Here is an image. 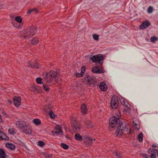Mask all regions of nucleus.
Listing matches in <instances>:
<instances>
[{"instance_id": "f257e3e1", "label": "nucleus", "mask_w": 158, "mask_h": 158, "mask_svg": "<svg viewBox=\"0 0 158 158\" xmlns=\"http://www.w3.org/2000/svg\"><path fill=\"white\" fill-rule=\"evenodd\" d=\"M45 79L47 82L50 83L52 81L53 79L58 81L60 80L61 78L60 77L56 72L52 70L46 74Z\"/></svg>"}, {"instance_id": "f03ea898", "label": "nucleus", "mask_w": 158, "mask_h": 158, "mask_svg": "<svg viewBox=\"0 0 158 158\" xmlns=\"http://www.w3.org/2000/svg\"><path fill=\"white\" fill-rule=\"evenodd\" d=\"M36 30L35 27L32 26L23 31V36L24 38L29 39L36 32Z\"/></svg>"}, {"instance_id": "7ed1b4c3", "label": "nucleus", "mask_w": 158, "mask_h": 158, "mask_svg": "<svg viewBox=\"0 0 158 158\" xmlns=\"http://www.w3.org/2000/svg\"><path fill=\"white\" fill-rule=\"evenodd\" d=\"M90 59L93 62L99 64H102L103 61V56L101 54L95 55L90 57Z\"/></svg>"}, {"instance_id": "20e7f679", "label": "nucleus", "mask_w": 158, "mask_h": 158, "mask_svg": "<svg viewBox=\"0 0 158 158\" xmlns=\"http://www.w3.org/2000/svg\"><path fill=\"white\" fill-rule=\"evenodd\" d=\"M84 80L86 81H88L91 85H98V84L96 82V79L93 76H90L87 75L84 77Z\"/></svg>"}, {"instance_id": "39448f33", "label": "nucleus", "mask_w": 158, "mask_h": 158, "mask_svg": "<svg viewBox=\"0 0 158 158\" xmlns=\"http://www.w3.org/2000/svg\"><path fill=\"white\" fill-rule=\"evenodd\" d=\"M117 119L115 117H112L110 118L109 122L110 124L109 128L111 131H112L113 128L115 127L117 123Z\"/></svg>"}, {"instance_id": "423d86ee", "label": "nucleus", "mask_w": 158, "mask_h": 158, "mask_svg": "<svg viewBox=\"0 0 158 158\" xmlns=\"http://www.w3.org/2000/svg\"><path fill=\"white\" fill-rule=\"evenodd\" d=\"M111 107L114 109H115L118 106V100L117 97L113 96L112 97L110 101Z\"/></svg>"}, {"instance_id": "0eeeda50", "label": "nucleus", "mask_w": 158, "mask_h": 158, "mask_svg": "<svg viewBox=\"0 0 158 158\" xmlns=\"http://www.w3.org/2000/svg\"><path fill=\"white\" fill-rule=\"evenodd\" d=\"M125 129V128L124 127L123 124L120 123L118 127L117 130L116 132V135H121L124 131Z\"/></svg>"}, {"instance_id": "6e6552de", "label": "nucleus", "mask_w": 158, "mask_h": 158, "mask_svg": "<svg viewBox=\"0 0 158 158\" xmlns=\"http://www.w3.org/2000/svg\"><path fill=\"white\" fill-rule=\"evenodd\" d=\"M15 124L18 128L22 130L26 126L25 122L22 121L17 122L15 123Z\"/></svg>"}, {"instance_id": "1a4fd4ad", "label": "nucleus", "mask_w": 158, "mask_h": 158, "mask_svg": "<svg viewBox=\"0 0 158 158\" xmlns=\"http://www.w3.org/2000/svg\"><path fill=\"white\" fill-rule=\"evenodd\" d=\"M21 98L19 97H15L14 98V103L15 105L16 106L18 107L19 106L21 103Z\"/></svg>"}, {"instance_id": "9d476101", "label": "nucleus", "mask_w": 158, "mask_h": 158, "mask_svg": "<svg viewBox=\"0 0 158 158\" xmlns=\"http://www.w3.org/2000/svg\"><path fill=\"white\" fill-rule=\"evenodd\" d=\"M150 25V23L146 21L143 22L142 24L140 25L139 26V28L141 29H145L148 26H149Z\"/></svg>"}, {"instance_id": "9b49d317", "label": "nucleus", "mask_w": 158, "mask_h": 158, "mask_svg": "<svg viewBox=\"0 0 158 158\" xmlns=\"http://www.w3.org/2000/svg\"><path fill=\"white\" fill-rule=\"evenodd\" d=\"M72 127L73 129L75 131H78L81 129V126L77 124L76 122L73 123H72Z\"/></svg>"}, {"instance_id": "f8f14e48", "label": "nucleus", "mask_w": 158, "mask_h": 158, "mask_svg": "<svg viewBox=\"0 0 158 158\" xmlns=\"http://www.w3.org/2000/svg\"><path fill=\"white\" fill-rule=\"evenodd\" d=\"M92 72L97 73H101L104 72L103 70H100L97 67H94L92 68Z\"/></svg>"}, {"instance_id": "ddd939ff", "label": "nucleus", "mask_w": 158, "mask_h": 158, "mask_svg": "<svg viewBox=\"0 0 158 158\" xmlns=\"http://www.w3.org/2000/svg\"><path fill=\"white\" fill-rule=\"evenodd\" d=\"M23 132L26 134L29 135L31 133V131L29 127H27V125L22 130Z\"/></svg>"}, {"instance_id": "4468645a", "label": "nucleus", "mask_w": 158, "mask_h": 158, "mask_svg": "<svg viewBox=\"0 0 158 158\" xmlns=\"http://www.w3.org/2000/svg\"><path fill=\"white\" fill-rule=\"evenodd\" d=\"M85 68L84 66L82 67L81 69V72L80 73H76L75 74L77 77H81L83 76L85 71Z\"/></svg>"}, {"instance_id": "2eb2a0df", "label": "nucleus", "mask_w": 158, "mask_h": 158, "mask_svg": "<svg viewBox=\"0 0 158 158\" xmlns=\"http://www.w3.org/2000/svg\"><path fill=\"white\" fill-rule=\"evenodd\" d=\"M56 131H52L53 134H57L59 135H62L63 134V132L62 131L61 129L60 128L59 126L56 127L55 129Z\"/></svg>"}, {"instance_id": "dca6fc26", "label": "nucleus", "mask_w": 158, "mask_h": 158, "mask_svg": "<svg viewBox=\"0 0 158 158\" xmlns=\"http://www.w3.org/2000/svg\"><path fill=\"white\" fill-rule=\"evenodd\" d=\"M99 87L100 89L103 91H105L107 89V87L106 84L104 82H101L99 85Z\"/></svg>"}, {"instance_id": "f3484780", "label": "nucleus", "mask_w": 158, "mask_h": 158, "mask_svg": "<svg viewBox=\"0 0 158 158\" xmlns=\"http://www.w3.org/2000/svg\"><path fill=\"white\" fill-rule=\"evenodd\" d=\"M119 100L122 105L124 106H128V103L124 98L121 97L119 98Z\"/></svg>"}, {"instance_id": "a211bd4d", "label": "nucleus", "mask_w": 158, "mask_h": 158, "mask_svg": "<svg viewBox=\"0 0 158 158\" xmlns=\"http://www.w3.org/2000/svg\"><path fill=\"white\" fill-rule=\"evenodd\" d=\"M136 118H134L133 119L134 127L135 129L138 130L139 129L140 126L138 121L137 120H136Z\"/></svg>"}, {"instance_id": "6ab92c4d", "label": "nucleus", "mask_w": 158, "mask_h": 158, "mask_svg": "<svg viewBox=\"0 0 158 158\" xmlns=\"http://www.w3.org/2000/svg\"><path fill=\"white\" fill-rule=\"evenodd\" d=\"M81 111L82 113L85 114L87 112V109L85 104H82L81 106Z\"/></svg>"}, {"instance_id": "aec40b11", "label": "nucleus", "mask_w": 158, "mask_h": 158, "mask_svg": "<svg viewBox=\"0 0 158 158\" xmlns=\"http://www.w3.org/2000/svg\"><path fill=\"white\" fill-rule=\"evenodd\" d=\"M6 154L2 149L0 148V158H6Z\"/></svg>"}, {"instance_id": "412c9836", "label": "nucleus", "mask_w": 158, "mask_h": 158, "mask_svg": "<svg viewBox=\"0 0 158 158\" xmlns=\"http://www.w3.org/2000/svg\"><path fill=\"white\" fill-rule=\"evenodd\" d=\"M39 42L38 38H35L32 39L31 41V44L34 45H36Z\"/></svg>"}, {"instance_id": "4be33fe9", "label": "nucleus", "mask_w": 158, "mask_h": 158, "mask_svg": "<svg viewBox=\"0 0 158 158\" xmlns=\"http://www.w3.org/2000/svg\"><path fill=\"white\" fill-rule=\"evenodd\" d=\"M152 149L151 150L150 149H149L148 150V152L149 153L151 154L150 156V157L151 158H156V154L155 153H154L153 152H152Z\"/></svg>"}, {"instance_id": "5701e85b", "label": "nucleus", "mask_w": 158, "mask_h": 158, "mask_svg": "<svg viewBox=\"0 0 158 158\" xmlns=\"http://www.w3.org/2000/svg\"><path fill=\"white\" fill-rule=\"evenodd\" d=\"M28 66L31 68H35L36 69L39 68V64L38 63H36L34 65H32L30 64H28Z\"/></svg>"}, {"instance_id": "b1692460", "label": "nucleus", "mask_w": 158, "mask_h": 158, "mask_svg": "<svg viewBox=\"0 0 158 158\" xmlns=\"http://www.w3.org/2000/svg\"><path fill=\"white\" fill-rule=\"evenodd\" d=\"M87 143L89 144V145H91V144L93 143V141L95 140V139H93L88 137L87 138Z\"/></svg>"}, {"instance_id": "393cba45", "label": "nucleus", "mask_w": 158, "mask_h": 158, "mask_svg": "<svg viewBox=\"0 0 158 158\" xmlns=\"http://www.w3.org/2000/svg\"><path fill=\"white\" fill-rule=\"evenodd\" d=\"M75 138L76 140L79 141H81L82 139V136L78 134H77L75 135Z\"/></svg>"}, {"instance_id": "a878e982", "label": "nucleus", "mask_w": 158, "mask_h": 158, "mask_svg": "<svg viewBox=\"0 0 158 158\" xmlns=\"http://www.w3.org/2000/svg\"><path fill=\"white\" fill-rule=\"evenodd\" d=\"M0 137L2 139H6L7 136L3 132L0 131Z\"/></svg>"}, {"instance_id": "bb28decb", "label": "nucleus", "mask_w": 158, "mask_h": 158, "mask_svg": "<svg viewBox=\"0 0 158 158\" xmlns=\"http://www.w3.org/2000/svg\"><path fill=\"white\" fill-rule=\"evenodd\" d=\"M34 123L36 125H39L40 123V120L38 119H35L33 120Z\"/></svg>"}, {"instance_id": "cd10ccee", "label": "nucleus", "mask_w": 158, "mask_h": 158, "mask_svg": "<svg viewBox=\"0 0 158 158\" xmlns=\"http://www.w3.org/2000/svg\"><path fill=\"white\" fill-rule=\"evenodd\" d=\"M6 146L8 148H10L11 149L14 148L15 146L12 144L9 143H6Z\"/></svg>"}, {"instance_id": "c85d7f7f", "label": "nucleus", "mask_w": 158, "mask_h": 158, "mask_svg": "<svg viewBox=\"0 0 158 158\" xmlns=\"http://www.w3.org/2000/svg\"><path fill=\"white\" fill-rule=\"evenodd\" d=\"M15 20L19 23H21L22 22V19L19 16H17L15 18Z\"/></svg>"}, {"instance_id": "c756f323", "label": "nucleus", "mask_w": 158, "mask_h": 158, "mask_svg": "<svg viewBox=\"0 0 158 158\" xmlns=\"http://www.w3.org/2000/svg\"><path fill=\"white\" fill-rule=\"evenodd\" d=\"M8 131L9 133L11 135H14L15 133L14 129L12 128H10L8 130Z\"/></svg>"}, {"instance_id": "7c9ffc66", "label": "nucleus", "mask_w": 158, "mask_h": 158, "mask_svg": "<svg viewBox=\"0 0 158 158\" xmlns=\"http://www.w3.org/2000/svg\"><path fill=\"white\" fill-rule=\"evenodd\" d=\"M61 147L64 149H67L68 148L69 146L65 143H62L61 144Z\"/></svg>"}, {"instance_id": "2f4dec72", "label": "nucleus", "mask_w": 158, "mask_h": 158, "mask_svg": "<svg viewBox=\"0 0 158 158\" xmlns=\"http://www.w3.org/2000/svg\"><path fill=\"white\" fill-rule=\"evenodd\" d=\"M143 134L142 133H140L138 135V139L140 142L143 141Z\"/></svg>"}, {"instance_id": "473e14b6", "label": "nucleus", "mask_w": 158, "mask_h": 158, "mask_svg": "<svg viewBox=\"0 0 158 158\" xmlns=\"http://www.w3.org/2000/svg\"><path fill=\"white\" fill-rule=\"evenodd\" d=\"M158 38L155 36H152L150 38V40L151 42H154L156 41H157Z\"/></svg>"}, {"instance_id": "72a5a7b5", "label": "nucleus", "mask_w": 158, "mask_h": 158, "mask_svg": "<svg viewBox=\"0 0 158 158\" xmlns=\"http://www.w3.org/2000/svg\"><path fill=\"white\" fill-rule=\"evenodd\" d=\"M153 11V8L152 6H150L148 9L147 12L148 13H152Z\"/></svg>"}, {"instance_id": "f704fd0d", "label": "nucleus", "mask_w": 158, "mask_h": 158, "mask_svg": "<svg viewBox=\"0 0 158 158\" xmlns=\"http://www.w3.org/2000/svg\"><path fill=\"white\" fill-rule=\"evenodd\" d=\"M86 123V125H87V127L89 128L93 127L92 123L89 121H88Z\"/></svg>"}, {"instance_id": "c9c22d12", "label": "nucleus", "mask_w": 158, "mask_h": 158, "mask_svg": "<svg viewBox=\"0 0 158 158\" xmlns=\"http://www.w3.org/2000/svg\"><path fill=\"white\" fill-rule=\"evenodd\" d=\"M36 82L39 84H41L42 83V79L40 77H37L36 79Z\"/></svg>"}, {"instance_id": "e433bc0d", "label": "nucleus", "mask_w": 158, "mask_h": 158, "mask_svg": "<svg viewBox=\"0 0 158 158\" xmlns=\"http://www.w3.org/2000/svg\"><path fill=\"white\" fill-rule=\"evenodd\" d=\"M44 144V143L42 141H39L38 142V145L40 147H43Z\"/></svg>"}, {"instance_id": "4c0bfd02", "label": "nucleus", "mask_w": 158, "mask_h": 158, "mask_svg": "<svg viewBox=\"0 0 158 158\" xmlns=\"http://www.w3.org/2000/svg\"><path fill=\"white\" fill-rule=\"evenodd\" d=\"M49 115L51 118H55V114L52 111H50L49 113Z\"/></svg>"}, {"instance_id": "58836bf2", "label": "nucleus", "mask_w": 158, "mask_h": 158, "mask_svg": "<svg viewBox=\"0 0 158 158\" xmlns=\"http://www.w3.org/2000/svg\"><path fill=\"white\" fill-rule=\"evenodd\" d=\"M44 89L46 91H47L49 90V88L47 86H46L45 84H43V85Z\"/></svg>"}, {"instance_id": "ea45409f", "label": "nucleus", "mask_w": 158, "mask_h": 158, "mask_svg": "<svg viewBox=\"0 0 158 158\" xmlns=\"http://www.w3.org/2000/svg\"><path fill=\"white\" fill-rule=\"evenodd\" d=\"M93 37L94 39V40H98L99 39L98 35H97L95 34V35H93Z\"/></svg>"}, {"instance_id": "a19ab883", "label": "nucleus", "mask_w": 158, "mask_h": 158, "mask_svg": "<svg viewBox=\"0 0 158 158\" xmlns=\"http://www.w3.org/2000/svg\"><path fill=\"white\" fill-rule=\"evenodd\" d=\"M75 85H76V86H75V87L74 88V89L77 88L79 87V86L80 85V84H79L78 82H76Z\"/></svg>"}, {"instance_id": "79ce46f5", "label": "nucleus", "mask_w": 158, "mask_h": 158, "mask_svg": "<svg viewBox=\"0 0 158 158\" xmlns=\"http://www.w3.org/2000/svg\"><path fill=\"white\" fill-rule=\"evenodd\" d=\"M116 155L117 157L118 158H122L121 154L119 153H117L116 154Z\"/></svg>"}, {"instance_id": "37998d69", "label": "nucleus", "mask_w": 158, "mask_h": 158, "mask_svg": "<svg viewBox=\"0 0 158 158\" xmlns=\"http://www.w3.org/2000/svg\"><path fill=\"white\" fill-rule=\"evenodd\" d=\"M152 151L154 153H155L157 154L158 156V150L155 149H153Z\"/></svg>"}, {"instance_id": "c03bdc74", "label": "nucleus", "mask_w": 158, "mask_h": 158, "mask_svg": "<svg viewBox=\"0 0 158 158\" xmlns=\"http://www.w3.org/2000/svg\"><path fill=\"white\" fill-rule=\"evenodd\" d=\"M33 12L34 13H37L38 12V10L36 8H34L32 9Z\"/></svg>"}, {"instance_id": "a18cd8bd", "label": "nucleus", "mask_w": 158, "mask_h": 158, "mask_svg": "<svg viewBox=\"0 0 158 158\" xmlns=\"http://www.w3.org/2000/svg\"><path fill=\"white\" fill-rule=\"evenodd\" d=\"M142 157L144 158H148V156L146 154H143Z\"/></svg>"}, {"instance_id": "49530a36", "label": "nucleus", "mask_w": 158, "mask_h": 158, "mask_svg": "<svg viewBox=\"0 0 158 158\" xmlns=\"http://www.w3.org/2000/svg\"><path fill=\"white\" fill-rule=\"evenodd\" d=\"M32 12H33L32 9L29 10L27 11V13L28 14H31Z\"/></svg>"}, {"instance_id": "de8ad7c7", "label": "nucleus", "mask_w": 158, "mask_h": 158, "mask_svg": "<svg viewBox=\"0 0 158 158\" xmlns=\"http://www.w3.org/2000/svg\"><path fill=\"white\" fill-rule=\"evenodd\" d=\"M152 146L154 147H158H158H157V144H153Z\"/></svg>"}, {"instance_id": "09e8293b", "label": "nucleus", "mask_w": 158, "mask_h": 158, "mask_svg": "<svg viewBox=\"0 0 158 158\" xmlns=\"http://www.w3.org/2000/svg\"><path fill=\"white\" fill-rule=\"evenodd\" d=\"M1 121H2V118H1V116L0 115V122Z\"/></svg>"}]
</instances>
